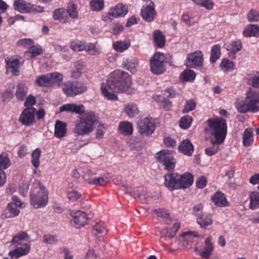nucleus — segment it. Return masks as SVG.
I'll list each match as a JSON object with an SVG mask.
<instances>
[{"mask_svg":"<svg viewBox=\"0 0 259 259\" xmlns=\"http://www.w3.org/2000/svg\"><path fill=\"white\" fill-rule=\"evenodd\" d=\"M131 83V78L127 72L120 70H116L111 74L106 84H102V94L107 100H117L118 97L115 93L127 91Z\"/></svg>","mask_w":259,"mask_h":259,"instance_id":"1","label":"nucleus"},{"mask_svg":"<svg viewBox=\"0 0 259 259\" xmlns=\"http://www.w3.org/2000/svg\"><path fill=\"white\" fill-rule=\"evenodd\" d=\"M193 176L189 172L181 175L170 173L164 176V186L169 190L185 189L190 187L193 183Z\"/></svg>","mask_w":259,"mask_h":259,"instance_id":"2","label":"nucleus"},{"mask_svg":"<svg viewBox=\"0 0 259 259\" xmlns=\"http://www.w3.org/2000/svg\"><path fill=\"white\" fill-rule=\"evenodd\" d=\"M209 130L212 136L211 139L217 143H223L227 133L226 121L222 117L209 119L207 121Z\"/></svg>","mask_w":259,"mask_h":259,"instance_id":"3","label":"nucleus"},{"mask_svg":"<svg viewBox=\"0 0 259 259\" xmlns=\"http://www.w3.org/2000/svg\"><path fill=\"white\" fill-rule=\"evenodd\" d=\"M237 110L242 113L248 111L256 112L259 111V93L253 89L246 93L245 102L236 105Z\"/></svg>","mask_w":259,"mask_h":259,"instance_id":"4","label":"nucleus"},{"mask_svg":"<svg viewBox=\"0 0 259 259\" xmlns=\"http://www.w3.org/2000/svg\"><path fill=\"white\" fill-rule=\"evenodd\" d=\"M96 119L93 112L88 113L85 116L80 117L76 122L73 132L77 136H83L92 132Z\"/></svg>","mask_w":259,"mask_h":259,"instance_id":"5","label":"nucleus"},{"mask_svg":"<svg viewBox=\"0 0 259 259\" xmlns=\"http://www.w3.org/2000/svg\"><path fill=\"white\" fill-rule=\"evenodd\" d=\"M30 196L31 204L35 208L45 206L48 201V192L40 183L34 187Z\"/></svg>","mask_w":259,"mask_h":259,"instance_id":"6","label":"nucleus"},{"mask_svg":"<svg viewBox=\"0 0 259 259\" xmlns=\"http://www.w3.org/2000/svg\"><path fill=\"white\" fill-rule=\"evenodd\" d=\"M165 59L164 54L160 52L155 53L151 58L150 60V70L153 74L159 75L165 71Z\"/></svg>","mask_w":259,"mask_h":259,"instance_id":"7","label":"nucleus"},{"mask_svg":"<svg viewBox=\"0 0 259 259\" xmlns=\"http://www.w3.org/2000/svg\"><path fill=\"white\" fill-rule=\"evenodd\" d=\"M156 158L159 162L162 163L165 169L170 170L174 168L176 160L172 155V151L163 150L156 154Z\"/></svg>","mask_w":259,"mask_h":259,"instance_id":"8","label":"nucleus"},{"mask_svg":"<svg viewBox=\"0 0 259 259\" xmlns=\"http://www.w3.org/2000/svg\"><path fill=\"white\" fill-rule=\"evenodd\" d=\"M21 57L12 56L5 59L6 69L14 76H18L19 74V68L23 63L24 61H21Z\"/></svg>","mask_w":259,"mask_h":259,"instance_id":"9","label":"nucleus"},{"mask_svg":"<svg viewBox=\"0 0 259 259\" xmlns=\"http://www.w3.org/2000/svg\"><path fill=\"white\" fill-rule=\"evenodd\" d=\"M36 109L34 107L26 108L23 110L19 118L22 124L30 126L35 123Z\"/></svg>","mask_w":259,"mask_h":259,"instance_id":"10","label":"nucleus"},{"mask_svg":"<svg viewBox=\"0 0 259 259\" xmlns=\"http://www.w3.org/2000/svg\"><path fill=\"white\" fill-rule=\"evenodd\" d=\"M203 62V55L201 51H196L188 54L186 65L191 68L201 66Z\"/></svg>","mask_w":259,"mask_h":259,"instance_id":"11","label":"nucleus"},{"mask_svg":"<svg viewBox=\"0 0 259 259\" xmlns=\"http://www.w3.org/2000/svg\"><path fill=\"white\" fill-rule=\"evenodd\" d=\"M13 6L16 11L21 13H30L34 11H41V8L40 7L32 5L29 3L24 1V0L21 1H15Z\"/></svg>","mask_w":259,"mask_h":259,"instance_id":"12","label":"nucleus"},{"mask_svg":"<svg viewBox=\"0 0 259 259\" xmlns=\"http://www.w3.org/2000/svg\"><path fill=\"white\" fill-rule=\"evenodd\" d=\"M139 132L142 135H150L155 130V125L152 118L144 117L138 122Z\"/></svg>","mask_w":259,"mask_h":259,"instance_id":"13","label":"nucleus"},{"mask_svg":"<svg viewBox=\"0 0 259 259\" xmlns=\"http://www.w3.org/2000/svg\"><path fill=\"white\" fill-rule=\"evenodd\" d=\"M70 215L72 218L71 221L76 228H79L87 224L88 218L84 212L80 210L72 211Z\"/></svg>","mask_w":259,"mask_h":259,"instance_id":"14","label":"nucleus"},{"mask_svg":"<svg viewBox=\"0 0 259 259\" xmlns=\"http://www.w3.org/2000/svg\"><path fill=\"white\" fill-rule=\"evenodd\" d=\"M195 215L197 217V223L203 229H206L213 223L212 216L210 214L201 212L196 213Z\"/></svg>","mask_w":259,"mask_h":259,"instance_id":"15","label":"nucleus"},{"mask_svg":"<svg viewBox=\"0 0 259 259\" xmlns=\"http://www.w3.org/2000/svg\"><path fill=\"white\" fill-rule=\"evenodd\" d=\"M128 12L127 8L122 4H118L111 8L107 13V16L112 17H124Z\"/></svg>","mask_w":259,"mask_h":259,"instance_id":"16","label":"nucleus"},{"mask_svg":"<svg viewBox=\"0 0 259 259\" xmlns=\"http://www.w3.org/2000/svg\"><path fill=\"white\" fill-rule=\"evenodd\" d=\"M156 15V13L154 9V4L153 2H151L149 6L142 9L141 10L142 18L147 22L152 21Z\"/></svg>","mask_w":259,"mask_h":259,"instance_id":"17","label":"nucleus"},{"mask_svg":"<svg viewBox=\"0 0 259 259\" xmlns=\"http://www.w3.org/2000/svg\"><path fill=\"white\" fill-rule=\"evenodd\" d=\"M60 111L71 112L78 114H82L84 112V106L82 104H66L60 107Z\"/></svg>","mask_w":259,"mask_h":259,"instance_id":"18","label":"nucleus"},{"mask_svg":"<svg viewBox=\"0 0 259 259\" xmlns=\"http://www.w3.org/2000/svg\"><path fill=\"white\" fill-rule=\"evenodd\" d=\"M213 204L219 207H226L229 206V203L222 192L217 191L211 198Z\"/></svg>","mask_w":259,"mask_h":259,"instance_id":"19","label":"nucleus"},{"mask_svg":"<svg viewBox=\"0 0 259 259\" xmlns=\"http://www.w3.org/2000/svg\"><path fill=\"white\" fill-rule=\"evenodd\" d=\"M30 249V245L29 244H25L24 247H17L16 249L10 251L9 255L12 257L19 258L27 254L29 252Z\"/></svg>","mask_w":259,"mask_h":259,"instance_id":"20","label":"nucleus"},{"mask_svg":"<svg viewBox=\"0 0 259 259\" xmlns=\"http://www.w3.org/2000/svg\"><path fill=\"white\" fill-rule=\"evenodd\" d=\"M243 34L245 37H259V25L248 24L243 30Z\"/></svg>","mask_w":259,"mask_h":259,"instance_id":"21","label":"nucleus"},{"mask_svg":"<svg viewBox=\"0 0 259 259\" xmlns=\"http://www.w3.org/2000/svg\"><path fill=\"white\" fill-rule=\"evenodd\" d=\"M66 125L61 121H57L55 125L54 135L59 139L64 137L67 133Z\"/></svg>","mask_w":259,"mask_h":259,"instance_id":"22","label":"nucleus"},{"mask_svg":"<svg viewBox=\"0 0 259 259\" xmlns=\"http://www.w3.org/2000/svg\"><path fill=\"white\" fill-rule=\"evenodd\" d=\"M179 150L185 155L190 156L194 151L192 143L188 139L183 141L179 146Z\"/></svg>","mask_w":259,"mask_h":259,"instance_id":"23","label":"nucleus"},{"mask_svg":"<svg viewBox=\"0 0 259 259\" xmlns=\"http://www.w3.org/2000/svg\"><path fill=\"white\" fill-rule=\"evenodd\" d=\"M122 187L124 188L123 190L126 193L136 197H139L143 202H145L146 199V196L145 194H142L139 190L136 191H133L131 187L127 186L126 184H122Z\"/></svg>","mask_w":259,"mask_h":259,"instance_id":"24","label":"nucleus"},{"mask_svg":"<svg viewBox=\"0 0 259 259\" xmlns=\"http://www.w3.org/2000/svg\"><path fill=\"white\" fill-rule=\"evenodd\" d=\"M211 237L209 236L205 240V246L204 250L200 253L203 258H208L211 254L213 247L211 243Z\"/></svg>","mask_w":259,"mask_h":259,"instance_id":"25","label":"nucleus"},{"mask_svg":"<svg viewBox=\"0 0 259 259\" xmlns=\"http://www.w3.org/2000/svg\"><path fill=\"white\" fill-rule=\"evenodd\" d=\"M74 81H67L63 84V91L67 97H75Z\"/></svg>","mask_w":259,"mask_h":259,"instance_id":"26","label":"nucleus"},{"mask_svg":"<svg viewBox=\"0 0 259 259\" xmlns=\"http://www.w3.org/2000/svg\"><path fill=\"white\" fill-rule=\"evenodd\" d=\"M242 45L240 40L231 41L226 46V49L231 53L235 54L242 49Z\"/></svg>","mask_w":259,"mask_h":259,"instance_id":"27","label":"nucleus"},{"mask_svg":"<svg viewBox=\"0 0 259 259\" xmlns=\"http://www.w3.org/2000/svg\"><path fill=\"white\" fill-rule=\"evenodd\" d=\"M120 132L124 136H130L133 134L132 124L128 121L121 122L119 125Z\"/></svg>","mask_w":259,"mask_h":259,"instance_id":"28","label":"nucleus"},{"mask_svg":"<svg viewBox=\"0 0 259 259\" xmlns=\"http://www.w3.org/2000/svg\"><path fill=\"white\" fill-rule=\"evenodd\" d=\"M51 86L60 87L63 79V75L59 72H54L49 73Z\"/></svg>","mask_w":259,"mask_h":259,"instance_id":"29","label":"nucleus"},{"mask_svg":"<svg viewBox=\"0 0 259 259\" xmlns=\"http://www.w3.org/2000/svg\"><path fill=\"white\" fill-rule=\"evenodd\" d=\"M138 65V59L136 58H129L125 60H123L121 64L123 68L130 71H132L133 69L136 68Z\"/></svg>","mask_w":259,"mask_h":259,"instance_id":"30","label":"nucleus"},{"mask_svg":"<svg viewBox=\"0 0 259 259\" xmlns=\"http://www.w3.org/2000/svg\"><path fill=\"white\" fill-rule=\"evenodd\" d=\"M49 73L38 76L35 80V83L40 87L51 86Z\"/></svg>","mask_w":259,"mask_h":259,"instance_id":"31","label":"nucleus"},{"mask_svg":"<svg viewBox=\"0 0 259 259\" xmlns=\"http://www.w3.org/2000/svg\"><path fill=\"white\" fill-rule=\"evenodd\" d=\"M27 93V88L23 83L17 85L15 96L18 100H23Z\"/></svg>","mask_w":259,"mask_h":259,"instance_id":"32","label":"nucleus"},{"mask_svg":"<svg viewBox=\"0 0 259 259\" xmlns=\"http://www.w3.org/2000/svg\"><path fill=\"white\" fill-rule=\"evenodd\" d=\"M154 41L159 48H163L165 43V39L161 31L156 30L153 33Z\"/></svg>","mask_w":259,"mask_h":259,"instance_id":"33","label":"nucleus"},{"mask_svg":"<svg viewBox=\"0 0 259 259\" xmlns=\"http://www.w3.org/2000/svg\"><path fill=\"white\" fill-rule=\"evenodd\" d=\"M221 46L220 45L217 44L213 45L211 49V55L210 57V62L211 63H215L221 56Z\"/></svg>","mask_w":259,"mask_h":259,"instance_id":"34","label":"nucleus"},{"mask_svg":"<svg viewBox=\"0 0 259 259\" xmlns=\"http://www.w3.org/2000/svg\"><path fill=\"white\" fill-rule=\"evenodd\" d=\"M252 132L251 128H246L243 136V144L246 147L251 146L253 142Z\"/></svg>","mask_w":259,"mask_h":259,"instance_id":"35","label":"nucleus"},{"mask_svg":"<svg viewBox=\"0 0 259 259\" xmlns=\"http://www.w3.org/2000/svg\"><path fill=\"white\" fill-rule=\"evenodd\" d=\"M41 154V151L39 148L35 149L31 154V163L35 168H37L40 165V157Z\"/></svg>","mask_w":259,"mask_h":259,"instance_id":"36","label":"nucleus"},{"mask_svg":"<svg viewBox=\"0 0 259 259\" xmlns=\"http://www.w3.org/2000/svg\"><path fill=\"white\" fill-rule=\"evenodd\" d=\"M28 238L27 233L25 232H20L15 235L12 240L11 243L16 246L22 245V241Z\"/></svg>","mask_w":259,"mask_h":259,"instance_id":"37","label":"nucleus"},{"mask_svg":"<svg viewBox=\"0 0 259 259\" xmlns=\"http://www.w3.org/2000/svg\"><path fill=\"white\" fill-rule=\"evenodd\" d=\"M249 208L252 209L259 207V193L256 191L252 192L250 194Z\"/></svg>","mask_w":259,"mask_h":259,"instance_id":"38","label":"nucleus"},{"mask_svg":"<svg viewBox=\"0 0 259 259\" xmlns=\"http://www.w3.org/2000/svg\"><path fill=\"white\" fill-rule=\"evenodd\" d=\"M74 88L75 90V96L85 93L88 89V84L86 82L76 81H74Z\"/></svg>","mask_w":259,"mask_h":259,"instance_id":"39","label":"nucleus"},{"mask_svg":"<svg viewBox=\"0 0 259 259\" xmlns=\"http://www.w3.org/2000/svg\"><path fill=\"white\" fill-rule=\"evenodd\" d=\"M220 67L225 72L231 71L234 68V63L227 58H224L220 64Z\"/></svg>","mask_w":259,"mask_h":259,"instance_id":"40","label":"nucleus"},{"mask_svg":"<svg viewBox=\"0 0 259 259\" xmlns=\"http://www.w3.org/2000/svg\"><path fill=\"white\" fill-rule=\"evenodd\" d=\"M42 49L39 46H31L25 54L29 57H34L42 54Z\"/></svg>","mask_w":259,"mask_h":259,"instance_id":"41","label":"nucleus"},{"mask_svg":"<svg viewBox=\"0 0 259 259\" xmlns=\"http://www.w3.org/2000/svg\"><path fill=\"white\" fill-rule=\"evenodd\" d=\"M131 44L126 41H117L113 44V49L117 52H122L130 47Z\"/></svg>","mask_w":259,"mask_h":259,"instance_id":"42","label":"nucleus"},{"mask_svg":"<svg viewBox=\"0 0 259 259\" xmlns=\"http://www.w3.org/2000/svg\"><path fill=\"white\" fill-rule=\"evenodd\" d=\"M211 146L207 148L205 150V154L209 156H212L217 153L219 150V145L222 143H217L213 139H210Z\"/></svg>","mask_w":259,"mask_h":259,"instance_id":"43","label":"nucleus"},{"mask_svg":"<svg viewBox=\"0 0 259 259\" xmlns=\"http://www.w3.org/2000/svg\"><path fill=\"white\" fill-rule=\"evenodd\" d=\"M11 165V161L7 153L3 152L0 154V169L8 168Z\"/></svg>","mask_w":259,"mask_h":259,"instance_id":"44","label":"nucleus"},{"mask_svg":"<svg viewBox=\"0 0 259 259\" xmlns=\"http://www.w3.org/2000/svg\"><path fill=\"white\" fill-rule=\"evenodd\" d=\"M124 112L130 117H133L139 113V110L136 104H130L126 106Z\"/></svg>","mask_w":259,"mask_h":259,"instance_id":"45","label":"nucleus"},{"mask_svg":"<svg viewBox=\"0 0 259 259\" xmlns=\"http://www.w3.org/2000/svg\"><path fill=\"white\" fill-rule=\"evenodd\" d=\"M196 5L210 10L213 8L214 3L211 0H192Z\"/></svg>","mask_w":259,"mask_h":259,"instance_id":"46","label":"nucleus"},{"mask_svg":"<svg viewBox=\"0 0 259 259\" xmlns=\"http://www.w3.org/2000/svg\"><path fill=\"white\" fill-rule=\"evenodd\" d=\"M196 74L195 72L191 70H185L181 74V78L185 81H193L195 79Z\"/></svg>","mask_w":259,"mask_h":259,"instance_id":"47","label":"nucleus"},{"mask_svg":"<svg viewBox=\"0 0 259 259\" xmlns=\"http://www.w3.org/2000/svg\"><path fill=\"white\" fill-rule=\"evenodd\" d=\"M104 7L103 0H91L90 2L91 9L94 11H100L104 8Z\"/></svg>","mask_w":259,"mask_h":259,"instance_id":"48","label":"nucleus"},{"mask_svg":"<svg viewBox=\"0 0 259 259\" xmlns=\"http://www.w3.org/2000/svg\"><path fill=\"white\" fill-rule=\"evenodd\" d=\"M192 122V117L189 115H185L180 119L179 125L181 128L187 129L190 126Z\"/></svg>","mask_w":259,"mask_h":259,"instance_id":"49","label":"nucleus"},{"mask_svg":"<svg viewBox=\"0 0 259 259\" xmlns=\"http://www.w3.org/2000/svg\"><path fill=\"white\" fill-rule=\"evenodd\" d=\"M67 13L69 17L72 19H76L78 17L77 6L73 3H69L67 8Z\"/></svg>","mask_w":259,"mask_h":259,"instance_id":"50","label":"nucleus"},{"mask_svg":"<svg viewBox=\"0 0 259 259\" xmlns=\"http://www.w3.org/2000/svg\"><path fill=\"white\" fill-rule=\"evenodd\" d=\"M247 20L250 22H256L259 21V12L254 9H251L247 14Z\"/></svg>","mask_w":259,"mask_h":259,"instance_id":"51","label":"nucleus"},{"mask_svg":"<svg viewBox=\"0 0 259 259\" xmlns=\"http://www.w3.org/2000/svg\"><path fill=\"white\" fill-rule=\"evenodd\" d=\"M248 83L251 86L249 89H253L259 93V76H253L250 78Z\"/></svg>","mask_w":259,"mask_h":259,"instance_id":"52","label":"nucleus"},{"mask_svg":"<svg viewBox=\"0 0 259 259\" xmlns=\"http://www.w3.org/2000/svg\"><path fill=\"white\" fill-rule=\"evenodd\" d=\"M86 51L91 55H97L101 53L100 49L94 44H89L86 46Z\"/></svg>","mask_w":259,"mask_h":259,"instance_id":"53","label":"nucleus"},{"mask_svg":"<svg viewBox=\"0 0 259 259\" xmlns=\"http://www.w3.org/2000/svg\"><path fill=\"white\" fill-rule=\"evenodd\" d=\"M157 102H161V105L166 110L168 109L171 106V102L167 99L161 96H157L153 97Z\"/></svg>","mask_w":259,"mask_h":259,"instance_id":"54","label":"nucleus"},{"mask_svg":"<svg viewBox=\"0 0 259 259\" xmlns=\"http://www.w3.org/2000/svg\"><path fill=\"white\" fill-rule=\"evenodd\" d=\"M70 48L72 50L75 52H79L85 50L86 48V46L82 42L78 40H76L71 42Z\"/></svg>","mask_w":259,"mask_h":259,"instance_id":"55","label":"nucleus"},{"mask_svg":"<svg viewBox=\"0 0 259 259\" xmlns=\"http://www.w3.org/2000/svg\"><path fill=\"white\" fill-rule=\"evenodd\" d=\"M124 27L119 23H113L111 26V33L114 35H118L122 32Z\"/></svg>","mask_w":259,"mask_h":259,"instance_id":"56","label":"nucleus"},{"mask_svg":"<svg viewBox=\"0 0 259 259\" xmlns=\"http://www.w3.org/2000/svg\"><path fill=\"white\" fill-rule=\"evenodd\" d=\"M66 10L64 8H59L54 11L53 18L55 20H62L66 15Z\"/></svg>","mask_w":259,"mask_h":259,"instance_id":"57","label":"nucleus"},{"mask_svg":"<svg viewBox=\"0 0 259 259\" xmlns=\"http://www.w3.org/2000/svg\"><path fill=\"white\" fill-rule=\"evenodd\" d=\"M56 236L51 234H47L43 236V241L49 244H55L58 242Z\"/></svg>","mask_w":259,"mask_h":259,"instance_id":"58","label":"nucleus"},{"mask_svg":"<svg viewBox=\"0 0 259 259\" xmlns=\"http://www.w3.org/2000/svg\"><path fill=\"white\" fill-rule=\"evenodd\" d=\"M33 41L30 38H23L17 42L19 46L23 47L29 49L33 45Z\"/></svg>","mask_w":259,"mask_h":259,"instance_id":"59","label":"nucleus"},{"mask_svg":"<svg viewBox=\"0 0 259 259\" xmlns=\"http://www.w3.org/2000/svg\"><path fill=\"white\" fill-rule=\"evenodd\" d=\"M67 197L71 201H76L82 197V195L78 192L72 190L68 192Z\"/></svg>","mask_w":259,"mask_h":259,"instance_id":"60","label":"nucleus"},{"mask_svg":"<svg viewBox=\"0 0 259 259\" xmlns=\"http://www.w3.org/2000/svg\"><path fill=\"white\" fill-rule=\"evenodd\" d=\"M94 229L97 233L100 234H104L107 232V230L106 229L104 223L102 222L96 223L94 226Z\"/></svg>","mask_w":259,"mask_h":259,"instance_id":"61","label":"nucleus"},{"mask_svg":"<svg viewBox=\"0 0 259 259\" xmlns=\"http://www.w3.org/2000/svg\"><path fill=\"white\" fill-rule=\"evenodd\" d=\"M196 107V104L194 101L192 100H189L187 101V104L185 105L183 112L184 113H188L190 111H192L195 109Z\"/></svg>","mask_w":259,"mask_h":259,"instance_id":"62","label":"nucleus"},{"mask_svg":"<svg viewBox=\"0 0 259 259\" xmlns=\"http://www.w3.org/2000/svg\"><path fill=\"white\" fill-rule=\"evenodd\" d=\"M95 174V173L93 172L92 170L90 169H88L84 172V174L83 175V177L84 179L89 184H92L93 182V177Z\"/></svg>","mask_w":259,"mask_h":259,"instance_id":"63","label":"nucleus"},{"mask_svg":"<svg viewBox=\"0 0 259 259\" xmlns=\"http://www.w3.org/2000/svg\"><path fill=\"white\" fill-rule=\"evenodd\" d=\"M36 103L35 98L32 96L29 95L26 99L25 102L24 103L25 106L26 108L32 107V106L34 105Z\"/></svg>","mask_w":259,"mask_h":259,"instance_id":"64","label":"nucleus"}]
</instances>
